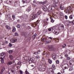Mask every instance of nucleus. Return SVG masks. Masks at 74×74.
<instances>
[{"label": "nucleus", "mask_w": 74, "mask_h": 74, "mask_svg": "<svg viewBox=\"0 0 74 74\" xmlns=\"http://www.w3.org/2000/svg\"><path fill=\"white\" fill-rule=\"evenodd\" d=\"M59 30L55 29V28L53 27H51L49 28L48 29H47L46 31V33H51L52 32L53 33L55 34H58L59 33V32H58Z\"/></svg>", "instance_id": "1"}, {"label": "nucleus", "mask_w": 74, "mask_h": 74, "mask_svg": "<svg viewBox=\"0 0 74 74\" xmlns=\"http://www.w3.org/2000/svg\"><path fill=\"white\" fill-rule=\"evenodd\" d=\"M60 67H62V69H67L69 68V65L67 64H61Z\"/></svg>", "instance_id": "2"}, {"label": "nucleus", "mask_w": 74, "mask_h": 74, "mask_svg": "<svg viewBox=\"0 0 74 74\" xmlns=\"http://www.w3.org/2000/svg\"><path fill=\"white\" fill-rule=\"evenodd\" d=\"M5 54L4 53H1L0 54V59H3L4 58H5Z\"/></svg>", "instance_id": "3"}, {"label": "nucleus", "mask_w": 74, "mask_h": 74, "mask_svg": "<svg viewBox=\"0 0 74 74\" xmlns=\"http://www.w3.org/2000/svg\"><path fill=\"white\" fill-rule=\"evenodd\" d=\"M49 48V50L50 51H54L55 50V47H53V46L51 45H49L48 46Z\"/></svg>", "instance_id": "4"}, {"label": "nucleus", "mask_w": 74, "mask_h": 74, "mask_svg": "<svg viewBox=\"0 0 74 74\" xmlns=\"http://www.w3.org/2000/svg\"><path fill=\"white\" fill-rule=\"evenodd\" d=\"M35 60V58L34 57H32L30 59V60H29V63H34Z\"/></svg>", "instance_id": "5"}, {"label": "nucleus", "mask_w": 74, "mask_h": 74, "mask_svg": "<svg viewBox=\"0 0 74 74\" xmlns=\"http://www.w3.org/2000/svg\"><path fill=\"white\" fill-rule=\"evenodd\" d=\"M17 41L16 39H12L10 41L11 42H12V43H14L15 42H16Z\"/></svg>", "instance_id": "6"}, {"label": "nucleus", "mask_w": 74, "mask_h": 74, "mask_svg": "<svg viewBox=\"0 0 74 74\" xmlns=\"http://www.w3.org/2000/svg\"><path fill=\"white\" fill-rule=\"evenodd\" d=\"M56 54H53L52 56V58L53 60L56 59Z\"/></svg>", "instance_id": "7"}, {"label": "nucleus", "mask_w": 74, "mask_h": 74, "mask_svg": "<svg viewBox=\"0 0 74 74\" xmlns=\"http://www.w3.org/2000/svg\"><path fill=\"white\" fill-rule=\"evenodd\" d=\"M32 20H33V19H36V18H37V15L34 14L32 16Z\"/></svg>", "instance_id": "8"}, {"label": "nucleus", "mask_w": 74, "mask_h": 74, "mask_svg": "<svg viewBox=\"0 0 74 74\" xmlns=\"http://www.w3.org/2000/svg\"><path fill=\"white\" fill-rule=\"evenodd\" d=\"M74 61L73 60H71L69 62V64L70 65H73L74 64Z\"/></svg>", "instance_id": "9"}, {"label": "nucleus", "mask_w": 74, "mask_h": 74, "mask_svg": "<svg viewBox=\"0 0 74 74\" xmlns=\"http://www.w3.org/2000/svg\"><path fill=\"white\" fill-rule=\"evenodd\" d=\"M27 17V15H25L24 16H20L19 17V18H21V19H22V18H26Z\"/></svg>", "instance_id": "10"}, {"label": "nucleus", "mask_w": 74, "mask_h": 74, "mask_svg": "<svg viewBox=\"0 0 74 74\" xmlns=\"http://www.w3.org/2000/svg\"><path fill=\"white\" fill-rule=\"evenodd\" d=\"M42 55L43 56H44L45 57V56H48V54L47 53H42Z\"/></svg>", "instance_id": "11"}, {"label": "nucleus", "mask_w": 74, "mask_h": 74, "mask_svg": "<svg viewBox=\"0 0 74 74\" xmlns=\"http://www.w3.org/2000/svg\"><path fill=\"white\" fill-rule=\"evenodd\" d=\"M18 2L16 1L14 3V6L15 7H18Z\"/></svg>", "instance_id": "12"}, {"label": "nucleus", "mask_w": 74, "mask_h": 74, "mask_svg": "<svg viewBox=\"0 0 74 74\" xmlns=\"http://www.w3.org/2000/svg\"><path fill=\"white\" fill-rule=\"evenodd\" d=\"M23 3H29V1H28V0H23Z\"/></svg>", "instance_id": "13"}, {"label": "nucleus", "mask_w": 74, "mask_h": 74, "mask_svg": "<svg viewBox=\"0 0 74 74\" xmlns=\"http://www.w3.org/2000/svg\"><path fill=\"white\" fill-rule=\"evenodd\" d=\"M41 40L42 41H44V42H45L47 40V39H46V38H41Z\"/></svg>", "instance_id": "14"}, {"label": "nucleus", "mask_w": 74, "mask_h": 74, "mask_svg": "<svg viewBox=\"0 0 74 74\" xmlns=\"http://www.w3.org/2000/svg\"><path fill=\"white\" fill-rule=\"evenodd\" d=\"M47 2H39V3H38V4H42L43 5H44L45 4H46Z\"/></svg>", "instance_id": "15"}, {"label": "nucleus", "mask_w": 74, "mask_h": 74, "mask_svg": "<svg viewBox=\"0 0 74 74\" xmlns=\"http://www.w3.org/2000/svg\"><path fill=\"white\" fill-rule=\"evenodd\" d=\"M52 10V7H50L48 8V11H50V12H51Z\"/></svg>", "instance_id": "16"}, {"label": "nucleus", "mask_w": 74, "mask_h": 74, "mask_svg": "<svg viewBox=\"0 0 74 74\" xmlns=\"http://www.w3.org/2000/svg\"><path fill=\"white\" fill-rule=\"evenodd\" d=\"M6 28L7 29H8V30H11V27L10 26H6Z\"/></svg>", "instance_id": "17"}, {"label": "nucleus", "mask_w": 74, "mask_h": 74, "mask_svg": "<svg viewBox=\"0 0 74 74\" xmlns=\"http://www.w3.org/2000/svg\"><path fill=\"white\" fill-rule=\"evenodd\" d=\"M30 10H31V8L30 7L28 8L26 10V11L27 12H30Z\"/></svg>", "instance_id": "18"}, {"label": "nucleus", "mask_w": 74, "mask_h": 74, "mask_svg": "<svg viewBox=\"0 0 74 74\" xmlns=\"http://www.w3.org/2000/svg\"><path fill=\"white\" fill-rule=\"evenodd\" d=\"M9 73V74H14V70H11L10 71V72Z\"/></svg>", "instance_id": "19"}, {"label": "nucleus", "mask_w": 74, "mask_h": 74, "mask_svg": "<svg viewBox=\"0 0 74 74\" xmlns=\"http://www.w3.org/2000/svg\"><path fill=\"white\" fill-rule=\"evenodd\" d=\"M12 64V62L11 61H10L8 62V64H9V65H11V64Z\"/></svg>", "instance_id": "20"}, {"label": "nucleus", "mask_w": 74, "mask_h": 74, "mask_svg": "<svg viewBox=\"0 0 74 74\" xmlns=\"http://www.w3.org/2000/svg\"><path fill=\"white\" fill-rule=\"evenodd\" d=\"M51 42V40H46L45 41V44H49V43H50Z\"/></svg>", "instance_id": "21"}, {"label": "nucleus", "mask_w": 74, "mask_h": 74, "mask_svg": "<svg viewBox=\"0 0 74 74\" xmlns=\"http://www.w3.org/2000/svg\"><path fill=\"white\" fill-rule=\"evenodd\" d=\"M9 57L11 60H12V59H14L13 58V56H12V55H10L9 56Z\"/></svg>", "instance_id": "22"}, {"label": "nucleus", "mask_w": 74, "mask_h": 74, "mask_svg": "<svg viewBox=\"0 0 74 74\" xmlns=\"http://www.w3.org/2000/svg\"><path fill=\"white\" fill-rule=\"evenodd\" d=\"M48 61L49 64H51V63H52V60H51L50 59H49L48 60Z\"/></svg>", "instance_id": "23"}, {"label": "nucleus", "mask_w": 74, "mask_h": 74, "mask_svg": "<svg viewBox=\"0 0 74 74\" xmlns=\"http://www.w3.org/2000/svg\"><path fill=\"white\" fill-rule=\"evenodd\" d=\"M58 0H54V4H58Z\"/></svg>", "instance_id": "24"}, {"label": "nucleus", "mask_w": 74, "mask_h": 74, "mask_svg": "<svg viewBox=\"0 0 74 74\" xmlns=\"http://www.w3.org/2000/svg\"><path fill=\"white\" fill-rule=\"evenodd\" d=\"M40 58V57L39 55H37L36 57V59H39Z\"/></svg>", "instance_id": "25"}, {"label": "nucleus", "mask_w": 74, "mask_h": 74, "mask_svg": "<svg viewBox=\"0 0 74 74\" xmlns=\"http://www.w3.org/2000/svg\"><path fill=\"white\" fill-rule=\"evenodd\" d=\"M15 31H16V28L14 27H13V29L12 30V32H15Z\"/></svg>", "instance_id": "26"}, {"label": "nucleus", "mask_w": 74, "mask_h": 74, "mask_svg": "<svg viewBox=\"0 0 74 74\" xmlns=\"http://www.w3.org/2000/svg\"><path fill=\"white\" fill-rule=\"evenodd\" d=\"M72 70H73V67L70 66V68L69 70V71H72Z\"/></svg>", "instance_id": "27"}, {"label": "nucleus", "mask_w": 74, "mask_h": 74, "mask_svg": "<svg viewBox=\"0 0 74 74\" xmlns=\"http://www.w3.org/2000/svg\"><path fill=\"white\" fill-rule=\"evenodd\" d=\"M8 52L10 54H11V53H12L13 52V51L12 50H10L8 51Z\"/></svg>", "instance_id": "28"}, {"label": "nucleus", "mask_w": 74, "mask_h": 74, "mask_svg": "<svg viewBox=\"0 0 74 74\" xmlns=\"http://www.w3.org/2000/svg\"><path fill=\"white\" fill-rule=\"evenodd\" d=\"M67 10H68L69 11H71V7H69L68 8Z\"/></svg>", "instance_id": "29"}, {"label": "nucleus", "mask_w": 74, "mask_h": 74, "mask_svg": "<svg viewBox=\"0 0 74 74\" xmlns=\"http://www.w3.org/2000/svg\"><path fill=\"white\" fill-rule=\"evenodd\" d=\"M43 10L45 11H47V8L46 7H45V8H43Z\"/></svg>", "instance_id": "30"}, {"label": "nucleus", "mask_w": 74, "mask_h": 74, "mask_svg": "<svg viewBox=\"0 0 74 74\" xmlns=\"http://www.w3.org/2000/svg\"><path fill=\"white\" fill-rule=\"evenodd\" d=\"M60 9L62 10H63L64 9L63 7L62 6H60Z\"/></svg>", "instance_id": "31"}, {"label": "nucleus", "mask_w": 74, "mask_h": 74, "mask_svg": "<svg viewBox=\"0 0 74 74\" xmlns=\"http://www.w3.org/2000/svg\"><path fill=\"white\" fill-rule=\"evenodd\" d=\"M41 71L42 72H44V71H45V69L44 68H42V69Z\"/></svg>", "instance_id": "32"}, {"label": "nucleus", "mask_w": 74, "mask_h": 74, "mask_svg": "<svg viewBox=\"0 0 74 74\" xmlns=\"http://www.w3.org/2000/svg\"><path fill=\"white\" fill-rule=\"evenodd\" d=\"M17 27L18 28H21V25L18 24L17 25Z\"/></svg>", "instance_id": "33"}, {"label": "nucleus", "mask_w": 74, "mask_h": 74, "mask_svg": "<svg viewBox=\"0 0 74 74\" xmlns=\"http://www.w3.org/2000/svg\"><path fill=\"white\" fill-rule=\"evenodd\" d=\"M61 72L62 73H64V71L63 69H61Z\"/></svg>", "instance_id": "34"}, {"label": "nucleus", "mask_w": 74, "mask_h": 74, "mask_svg": "<svg viewBox=\"0 0 74 74\" xmlns=\"http://www.w3.org/2000/svg\"><path fill=\"white\" fill-rule=\"evenodd\" d=\"M47 24H48V23L47 21H46L44 24V26H46V25H47Z\"/></svg>", "instance_id": "35"}, {"label": "nucleus", "mask_w": 74, "mask_h": 74, "mask_svg": "<svg viewBox=\"0 0 74 74\" xmlns=\"http://www.w3.org/2000/svg\"><path fill=\"white\" fill-rule=\"evenodd\" d=\"M69 19H73V15H71L69 16Z\"/></svg>", "instance_id": "36"}, {"label": "nucleus", "mask_w": 74, "mask_h": 74, "mask_svg": "<svg viewBox=\"0 0 74 74\" xmlns=\"http://www.w3.org/2000/svg\"><path fill=\"white\" fill-rule=\"evenodd\" d=\"M12 18L13 19H15V15H12Z\"/></svg>", "instance_id": "37"}, {"label": "nucleus", "mask_w": 74, "mask_h": 74, "mask_svg": "<svg viewBox=\"0 0 74 74\" xmlns=\"http://www.w3.org/2000/svg\"><path fill=\"white\" fill-rule=\"evenodd\" d=\"M66 44H64L62 46V47L63 48H64V47H66Z\"/></svg>", "instance_id": "38"}, {"label": "nucleus", "mask_w": 74, "mask_h": 74, "mask_svg": "<svg viewBox=\"0 0 74 74\" xmlns=\"http://www.w3.org/2000/svg\"><path fill=\"white\" fill-rule=\"evenodd\" d=\"M23 71H22V70H20V74H23Z\"/></svg>", "instance_id": "39"}, {"label": "nucleus", "mask_w": 74, "mask_h": 74, "mask_svg": "<svg viewBox=\"0 0 74 74\" xmlns=\"http://www.w3.org/2000/svg\"><path fill=\"white\" fill-rule=\"evenodd\" d=\"M60 14L61 17H63V14L62 12H60Z\"/></svg>", "instance_id": "40"}, {"label": "nucleus", "mask_w": 74, "mask_h": 74, "mask_svg": "<svg viewBox=\"0 0 74 74\" xmlns=\"http://www.w3.org/2000/svg\"><path fill=\"white\" fill-rule=\"evenodd\" d=\"M52 68H53V69H55V66L54 65H52Z\"/></svg>", "instance_id": "41"}, {"label": "nucleus", "mask_w": 74, "mask_h": 74, "mask_svg": "<svg viewBox=\"0 0 74 74\" xmlns=\"http://www.w3.org/2000/svg\"><path fill=\"white\" fill-rule=\"evenodd\" d=\"M56 62L57 64H59V61L58 60H57L56 61Z\"/></svg>", "instance_id": "42"}, {"label": "nucleus", "mask_w": 74, "mask_h": 74, "mask_svg": "<svg viewBox=\"0 0 74 74\" xmlns=\"http://www.w3.org/2000/svg\"><path fill=\"white\" fill-rule=\"evenodd\" d=\"M37 15H40L41 14V12H38L37 13Z\"/></svg>", "instance_id": "43"}, {"label": "nucleus", "mask_w": 74, "mask_h": 74, "mask_svg": "<svg viewBox=\"0 0 74 74\" xmlns=\"http://www.w3.org/2000/svg\"><path fill=\"white\" fill-rule=\"evenodd\" d=\"M4 70H5V68H3L2 69L1 71H2L3 72V71H4Z\"/></svg>", "instance_id": "44"}, {"label": "nucleus", "mask_w": 74, "mask_h": 74, "mask_svg": "<svg viewBox=\"0 0 74 74\" xmlns=\"http://www.w3.org/2000/svg\"><path fill=\"white\" fill-rule=\"evenodd\" d=\"M66 60H70V57H67L66 58Z\"/></svg>", "instance_id": "45"}, {"label": "nucleus", "mask_w": 74, "mask_h": 74, "mask_svg": "<svg viewBox=\"0 0 74 74\" xmlns=\"http://www.w3.org/2000/svg\"><path fill=\"white\" fill-rule=\"evenodd\" d=\"M15 36H18V33L17 32H15Z\"/></svg>", "instance_id": "46"}, {"label": "nucleus", "mask_w": 74, "mask_h": 74, "mask_svg": "<svg viewBox=\"0 0 74 74\" xmlns=\"http://www.w3.org/2000/svg\"><path fill=\"white\" fill-rule=\"evenodd\" d=\"M7 2H8V3H11V1H10V0H8L7 1Z\"/></svg>", "instance_id": "47"}, {"label": "nucleus", "mask_w": 74, "mask_h": 74, "mask_svg": "<svg viewBox=\"0 0 74 74\" xmlns=\"http://www.w3.org/2000/svg\"><path fill=\"white\" fill-rule=\"evenodd\" d=\"M25 73L27 74H29V72L27 71V70L26 71H25Z\"/></svg>", "instance_id": "48"}, {"label": "nucleus", "mask_w": 74, "mask_h": 74, "mask_svg": "<svg viewBox=\"0 0 74 74\" xmlns=\"http://www.w3.org/2000/svg\"><path fill=\"white\" fill-rule=\"evenodd\" d=\"M51 22L52 23H53L54 22V20H53V19L52 18L51 19Z\"/></svg>", "instance_id": "49"}, {"label": "nucleus", "mask_w": 74, "mask_h": 74, "mask_svg": "<svg viewBox=\"0 0 74 74\" xmlns=\"http://www.w3.org/2000/svg\"><path fill=\"white\" fill-rule=\"evenodd\" d=\"M64 18L66 19H68L67 16L65 15V16Z\"/></svg>", "instance_id": "50"}, {"label": "nucleus", "mask_w": 74, "mask_h": 74, "mask_svg": "<svg viewBox=\"0 0 74 74\" xmlns=\"http://www.w3.org/2000/svg\"><path fill=\"white\" fill-rule=\"evenodd\" d=\"M9 47H11L12 46V44H11L10 43H9Z\"/></svg>", "instance_id": "51"}, {"label": "nucleus", "mask_w": 74, "mask_h": 74, "mask_svg": "<svg viewBox=\"0 0 74 74\" xmlns=\"http://www.w3.org/2000/svg\"><path fill=\"white\" fill-rule=\"evenodd\" d=\"M61 28L62 29V30H63V29H64V26H63L62 27H61Z\"/></svg>", "instance_id": "52"}, {"label": "nucleus", "mask_w": 74, "mask_h": 74, "mask_svg": "<svg viewBox=\"0 0 74 74\" xmlns=\"http://www.w3.org/2000/svg\"><path fill=\"white\" fill-rule=\"evenodd\" d=\"M36 38L35 36L34 35H33L32 36V38L34 39H35V38Z\"/></svg>", "instance_id": "53"}, {"label": "nucleus", "mask_w": 74, "mask_h": 74, "mask_svg": "<svg viewBox=\"0 0 74 74\" xmlns=\"http://www.w3.org/2000/svg\"><path fill=\"white\" fill-rule=\"evenodd\" d=\"M5 42L6 43V44H8V42L6 40H5Z\"/></svg>", "instance_id": "54"}, {"label": "nucleus", "mask_w": 74, "mask_h": 74, "mask_svg": "<svg viewBox=\"0 0 74 74\" xmlns=\"http://www.w3.org/2000/svg\"><path fill=\"white\" fill-rule=\"evenodd\" d=\"M65 56L66 58H68V57H69V56L67 55V54H65Z\"/></svg>", "instance_id": "55"}, {"label": "nucleus", "mask_w": 74, "mask_h": 74, "mask_svg": "<svg viewBox=\"0 0 74 74\" xmlns=\"http://www.w3.org/2000/svg\"><path fill=\"white\" fill-rule=\"evenodd\" d=\"M40 20H38L36 22H37V23H38V22H40Z\"/></svg>", "instance_id": "56"}, {"label": "nucleus", "mask_w": 74, "mask_h": 74, "mask_svg": "<svg viewBox=\"0 0 74 74\" xmlns=\"http://www.w3.org/2000/svg\"><path fill=\"white\" fill-rule=\"evenodd\" d=\"M34 36L36 37V36H37V34H35Z\"/></svg>", "instance_id": "57"}, {"label": "nucleus", "mask_w": 74, "mask_h": 74, "mask_svg": "<svg viewBox=\"0 0 74 74\" xmlns=\"http://www.w3.org/2000/svg\"><path fill=\"white\" fill-rule=\"evenodd\" d=\"M1 62L2 63H4V60H2L1 61Z\"/></svg>", "instance_id": "58"}, {"label": "nucleus", "mask_w": 74, "mask_h": 74, "mask_svg": "<svg viewBox=\"0 0 74 74\" xmlns=\"http://www.w3.org/2000/svg\"><path fill=\"white\" fill-rule=\"evenodd\" d=\"M57 5H56V4H55L53 6V7H57Z\"/></svg>", "instance_id": "59"}, {"label": "nucleus", "mask_w": 74, "mask_h": 74, "mask_svg": "<svg viewBox=\"0 0 74 74\" xmlns=\"http://www.w3.org/2000/svg\"><path fill=\"white\" fill-rule=\"evenodd\" d=\"M48 39H51V40H52V38H51V37H49L48 38Z\"/></svg>", "instance_id": "60"}, {"label": "nucleus", "mask_w": 74, "mask_h": 74, "mask_svg": "<svg viewBox=\"0 0 74 74\" xmlns=\"http://www.w3.org/2000/svg\"><path fill=\"white\" fill-rule=\"evenodd\" d=\"M33 54H34V55H35H35H37V54H36V52H34L33 53Z\"/></svg>", "instance_id": "61"}, {"label": "nucleus", "mask_w": 74, "mask_h": 74, "mask_svg": "<svg viewBox=\"0 0 74 74\" xmlns=\"http://www.w3.org/2000/svg\"><path fill=\"white\" fill-rule=\"evenodd\" d=\"M9 20H10V21H11V20H12V18L10 17L9 18Z\"/></svg>", "instance_id": "62"}, {"label": "nucleus", "mask_w": 74, "mask_h": 74, "mask_svg": "<svg viewBox=\"0 0 74 74\" xmlns=\"http://www.w3.org/2000/svg\"><path fill=\"white\" fill-rule=\"evenodd\" d=\"M7 16L6 18H9V17H8V15H7L6 16Z\"/></svg>", "instance_id": "63"}, {"label": "nucleus", "mask_w": 74, "mask_h": 74, "mask_svg": "<svg viewBox=\"0 0 74 74\" xmlns=\"http://www.w3.org/2000/svg\"><path fill=\"white\" fill-rule=\"evenodd\" d=\"M3 73V71H1L0 72V74H2Z\"/></svg>", "instance_id": "64"}]
</instances>
